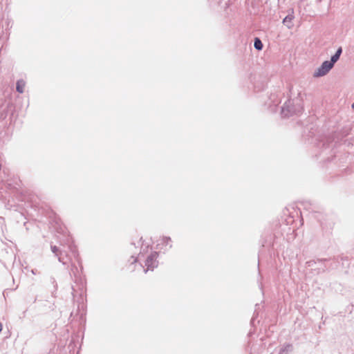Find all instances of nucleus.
Listing matches in <instances>:
<instances>
[{"instance_id":"nucleus-3","label":"nucleus","mask_w":354,"mask_h":354,"mask_svg":"<svg viewBox=\"0 0 354 354\" xmlns=\"http://www.w3.org/2000/svg\"><path fill=\"white\" fill-rule=\"evenodd\" d=\"M295 18L294 16V10L291 9L289 10V14L283 19V24L286 26L288 29H291L294 26L293 19Z\"/></svg>"},{"instance_id":"nucleus-2","label":"nucleus","mask_w":354,"mask_h":354,"mask_svg":"<svg viewBox=\"0 0 354 354\" xmlns=\"http://www.w3.org/2000/svg\"><path fill=\"white\" fill-rule=\"evenodd\" d=\"M158 257V254L156 252H153L151 254L147 259L145 262V266L147 269L145 270V272L149 270H153L158 266V262L156 261Z\"/></svg>"},{"instance_id":"nucleus-9","label":"nucleus","mask_w":354,"mask_h":354,"mask_svg":"<svg viewBox=\"0 0 354 354\" xmlns=\"http://www.w3.org/2000/svg\"><path fill=\"white\" fill-rule=\"evenodd\" d=\"M163 240L166 243L167 245L169 244V242H171L170 238H168V237L164 238Z\"/></svg>"},{"instance_id":"nucleus-7","label":"nucleus","mask_w":354,"mask_h":354,"mask_svg":"<svg viewBox=\"0 0 354 354\" xmlns=\"http://www.w3.org/2000/svg\"><path fill=\"white\" fill-rule=\"evenodd\" d=\"M254 46L257 50H261L263 48V44L259 38L255 39Z\"/></svg>"},{"instance_id":"nucleus-4","label":"nucleus","mask_w":354,"mask_h":354,"mask_svg":"<svg viewBox=\"0 0 354 354\" xmlns=\"http://www.w3.org/2000/svg\"><path fill=\"white\" fill-rule=\"evenodd\" d=\"M342 49L341 47H339L337 50L335 55L331 57L330 60L328 61L333 66H334L335 63H336L339 60V57L342 54Z\"/></svg>"},{"instance_id":"nucleus-6","label":"nucleus","mask_w":354,"mask_h":354,"mask_svg":"<svg viewBox=\"0 0 354 354\" xmlns=\"http://www.w3.org/2000/svg\"><path fill=\"white\" fill-rule=\"evenodd\" d=\"M25 86H26V83L24 80H20L19 81H17V91L20 93H22L24 91V88H25Z\"/></svg>"},{"instance_id":"nucleus-10","label":"nucleus","mask_w":354,"mask_h":354,"mask_svg":"<svg viewBox=\"0 0 354 354\" xmlns=\"http://www.w3.org/2000/svg\"><path fill=\"white\" fill-rule=\"evenodd\" d=\"M2 328H3V326H2L1 323L0 322V332L2 330Z\"/></svg>"},{"instance_id":"nucleus-1","label":"nucleus","mask_w":354,"mask_h":354,"mask_svg":"<svg viewBox=\"0 0 354 354\" xmlns=\"http://www.w3.org/2000/svg\"><path fill=\"white\" fill-rule=\"evenodd\" d=\"M333 67V66L328 61H324L319 67L315 70L313 75L314 77H323L328 74Z\"/></svg>"},{"instance_id":"nucleus-8","label":"nucleus","mask_w":354,"mask_h":354,"mask_svg":"<svg viewBox=\"0 0 354 354\" xmlns=\"http://www.w3.org/2000/svg\"><path fill=\"white\" fill-rule=\"evenodd\" d=\"M51 250H52V252L55 254V255H57V256L58 255V254H57L58 248L56 246H51Z\"/></svg>"},{"instance_id":"nucleus-11","label":"nucleus","mask_w":354,"mask_h":354,"mask_svg":"<svg viewBox=\"0 0 354 354\" xmlns=\"http://www.w3.org/2000/svg\"><path fill=\"white\" fill-rule=\"evenodd\" d=\"M352 108L354 109V103L352 104Z\"/></svg>"},{"instance_id":"nucleus-5","label":"nucleus","mask_w":354,"mask_h":354,"mask_svg":"<svg viewBox=\"0 0 354 354\" xmlns=\"http://www.w3.org/2000/svg\"><path fill=\"white\" fill-rule=\"evenodd\" d=\"M290 102H288V103H286L281 109V113L284 117H288L290 115L291 110H290Z\"/></svg>"}]
</instances>
